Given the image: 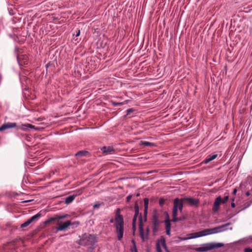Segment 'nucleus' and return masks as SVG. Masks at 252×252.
Masks as SVG:
<instances>
[{
    "label": "nucleus",
    "mask_w": 252,
    "mask_h": 252,
    "mask_svg": "<svg viewBox=\"0 0 252 252\" xmlns=\"http://www.w3.org/2000/svg\"><path fill=\"white\" fill-rule=\"evenodd\" d=\"M152 223H153V231L155 233L157 232L158 226L159 225V220H158V219L155 215L153 216V221H152Z\"/></svg>",
    "instance_id": "obj_14"
},
{
    "label": "nucleus",
    "mask_w": 252,
    "mask_h": 252,
    "mask_svg": "<svg viewBox=\"0 0 252 252\" xmlns=\"http://www.w3.org/2000/svg\"><path fill=\"white\" fill-rule=\"evenodd\" d=\"M249 194H250L249 191L246 192V195L248 196H249Z\"/></svg>",
    "instance_id": "obj_41"
},
{
    "label": "nucleus",
    "mask_w": 252,
    "mask_h": 252,
    "mask_svg": "<svg viewBox=\"0 0 252 252\" xmlns=\"http://www.w3.org/2000/svg\"><path fill=\"white\" fill-rule=\"evenodd\" d=\"M112 105H113V106L121 105H122V102H112Z\"/></svg>",
    "instance_id": "obj_33"
},
{
    "label": "nucleus",
    "mask_w": 252,
    "mask_h": 252,
    "mask_svg": "<svg viewBox=\"0 0 252 252\" xmlns=\"http://www.w3.org/2000/svg\"><path fill=\"white\" fill-rule=\"evenodd\" d=\"M217 157V154H214L212 155H209L206 157V158L203 160L204 164H208L211 161L215 159Z\"/></svg>",
    "instance_id": "obj_19"
},
{
    "label": "nucleus",
    "mask_w": 252,
    "mask_h": 252,
    "mask_svg": "<svg viewBox=\"0 0 252 252\" xmlns=\"http://www.w3.org/2000/svg\"><path fill=\"white\" fill-rule=\"evenodd\" d=\"M165 228H166V234L169 236L170 235V222L168 219L165 220Z\"/></svg>",
    "instance_id": "obj_20"
},
{
    "label": "nucleus",
    "mask_w": 252,
    "mask_h": 252,
    "mask_svg": "<svg viewBox=\"0 0 252 252\" xmlns=\"http://www.w3.org/2000/svg\"><path fill=\"white\" fill-rule=\"evenodd\" d=\"M182 205H183V203H181V202L179 201V198H175V199L173 200L172 213H178V210H179V212L182 213Z\"/></svg>",
    "instance_id": "obj_9"
},
{
    "label": "nucleus",
    "mask_w": 252,
    "mask_h": 252,
    "mask_svg": "<svg viewBox=\"0 0 252 252\" xmlns=\"http://www.w3.org/2000/svg\"><path fill=\"white\" fill-rule=\"evenodd\" d=\"M103 153L106 154H111L114 151V149L111 146H103L100 148Z\"/></svg>",
    "instance_id": "obj_17"
},
{
    "label": "nucleus",
    "mask_w": 252,
    "mask_h": 252,
    "mask_svg": "<svg viewBox=\"0 0 252 252\" xmlns=\"http://www.w3.org/2000/svg\"><path fill=\"white\" fill-rule=\"evenodd\" d=\"M164 203V200H163V199H160V200H159V205H160V206H162L163 205Z\"/></svg>",
    "instance_id": "obj_34"
},
{
    "label": "nucleus",
    "mask_w": 252,
    "mask_h": 252,
    "mask_svg": "<svg viewBox=\"0 0 252 252\" xmlns=\"http://www.w3.org/2000/svg\"><path fill=\"white\" fill-rule=\"evenodd\" d=\"M228 200V196L227 195V196L224 197V198H223V199H221V202H222V204H224Z\"/></svg>",
    "instance_id": "obj_29"
},
{
    "label": "nucleus",
    "mask_w": 252,
    "mask_h": 252,
    "mask_svg": "<svg viewBox=\"0 0 252 252\" xmlns=\"http://www.w3.org/2000/svg\"><path fill=\"white\" fill-rule=\"evenodd\" d=\"M236 192H237V189H233V191H232V194L235 195L236 194Z\"/></svg>",
    "instance_id": "obj_40"
},
{
    "label": "nucleus",
    "mask_w": 252,
    "mask_h": 252,
    "mask_svg": "<svg viewBox=\"0 0 252 252\" xmlns=\"http://www.w3.org/2000/svg\"><path fill=\"white\" fill-rule=\"evenodd\" d=\"M196 233L200 234L201 236H207V235L214 234L217 233H216L211 230L205 229H203V230L200 231L199 232H197Z\"/></svg>",
    "instance_id": "obj_18"
},
{
    "label": "nucleus",
    "mask_w": 252,
    "mask_h": 252,
    "mask_svg": "<svg viewBox=\"0 0 252 252\" xmlns=\"http://www.w3.org/2000/svg\"><path fill=\"white\" fill-rule=\"evenodd\" d=\"M144 202V221H146V216L147 215V210L148 209V204H149V200L148 198H145L143 199Z\"/></svg>",
    "instance_id": "obj_21"
},
{
    "label": "nucleus",
    "mask_w": 252,
    "mask_h": 252,
    "mask_svg": "<svg viewBox=\"0 0 252 252\" xmlns=\"http://www.w3.org/2000/svg\"><path fill=\"white\" fill-rule=\"evenodd\" d=\"M221 197L220 196L217 197L216 199H215V202H214V205H213V212H216L218 211L219 210V206L221 204Z\"/></svg>",
    "instance_id": "obj_11"
},
{
    "label": "nucleus",
    "mask_w": 252,
    "mask_h": 252,
    "mask_svg": "<svg viewBox=\"0 0 252 252\" xmlns=\"http://www.w3.org/2000/svg\"><path fill=\"white\" fill-rule=\"evenodd\" d=\"M96 242L95 236L91 234H85L83 239L80 240V245H93Z\"/></svg>",
    "instance_id": "obj_4"
},
{
    "label": "nucleus",
    "mask_w": 252,
    "mask_h": 252,
    "mask_svg": "<svg viewBox=\"0 0 252 252\" xmlns=\"http://www.w3.org/2000/svg\"><path fill=\"white\" fill-rule=\"evenodd\" d=\"M188 236H189V237L187 238H188L189 239H194L199 237H202L205 235H200V234H198L197 233H193L189 234H188Z\"/></svg>",
    "instance_id": "obj_22"
},
{
    "label": "nucleus",
    "mask_w": 252,
    "mask_h": 252,
    "mask_svg": "<svg viewBox=\"0 0 252 252\" xmlns=\"http://www.w3.org/2000/svg\"><path fill=\"white\" fill-rule=\"evenodd\" d=\"M230 207H231V208H234L235 207V203L234 202L230 203Z\"/></svg>",
    "instance_id": "obj_38"
},
{
    "label": "nucleus",
    "mask_w": 252,
    "mask_h": 252,
    "mask_svg": "<svg viewBox=\"0 0 252 252\" xmlns=\"http://www.w3.org/2000/svg\"><path fill=\"white\" fill-rule=\"evenodd\" d=\"M179 201H180L182 204H187L190 206H197L198 204V200L191 197L179 198Z\"/></svg>",
    "instance_id": "obj_6"
},
{
    "label": "nucleus",
    "mask_w": 252,
    "mask_h": 252,
    "mask_svg": "<svg viewBox=\"0 0 252 252\" xmlns=\"http://www.w3.org/2000/svg\"><path fill=\"white\" fill-rule=\"evenodd\" d=\"M244 252H252V249L250 248H247L244 249Z\"/></svg>",
    "instance_id": "obj_32"
},
{
    "label": "nucleus",
    "mask_w": 252,
    "mask_h": 252,
    "mask_svg": "<svg viewBox=\"0 0 252 252\" xmlns=\"http://www.w3.org/2000/svg\"><path fill=\"white\" fill-rule=\"evenodd\" d=\"M223 247L221 243H208L202 245L201 247L196 248L198 252H206L214 249H219Z\"/></svg>",
    "instance_id": "obj_3"
},
{
    "label": "nucleus",
    "mask_w": 252,
    "mask_h": 252,
    "mask_svg": "<svg viewBox=\"0 0 252 252\" xmlns=\"http://www.w3.org/2000/svg\"><path fill=\"white\" fill-rule=\"evenodd\" d=\"M130 199H131V195L127 196V197H126V200H127V201H130Z\"/></svg>",
    "instance_id": "obj_39"
},
{
    "label": "nucleus",
    "mask_w": 252,
    "mask_h": 252,
    "mask_svg": "<svg viewBox=\"0 0 252 252\" xmlns=\"http://www.w3.org/2000/svg\"><path fill=\"white\" fill-rule=\"evenodd\" d=\"M53 221H48V220H45V221H44V223L46 224H47L49 223H51Z\"/></svg>",
    "instance_id": "obj_37"
},
{
    "label": "nucleus",
    "mask_w": 252,
    "mask_h": 252,
    "mask_svg": "<svg viewBox=\"0 0 252 252\" xmlns=\"http://www.w3.org/2000/svg\"><path fill=\"white\" fill-rule=\"evenodd\" d=\"M230 200H231V202H234V198H231Z\"/></svg>",
    "instance_id": "obj_43"
},
{
    "label": "nucleus",
    "mask_w": 252,
    "mask_h": 252,
    "mask_svg": "<svg viewBox=\"0 0 252 252\" xmlns=\"http://www.w3.org/2000/svg\"><path fill=\"white\" fill-rule=\"evenodd\" d=\"M79 34H80V31H79V30L77 31V32H76V37L79 36Z\"/></svg>",
    "instance_id": "obj_36"
},
{
    "label": "nucleus",
    "mask_w": 252,
    "mask_h": 252,
    "mask_svg": "<svg viewBox=\"0 0 252 252\" xmlns=\"http://www.w3.org/2000/svg\"><path fill=\"white\" fill-rule=\"evenodd\" d=\"M159 243L160 241L157 243V252H162L161 248H160V245L159 244Z\"/></svg>",
    "instance_id": "obj_28"
},
{
    "label": "nucleus",
    "mask_w": 252,
    "mask_h": 252,
    "mask_svg": "<svg viewBox=\"0 0 252 252\" xmlns=\"http://www.w3.org/2000/svg\"><path fill=\"white\" fill-rule=\"evenodd\" d=\"M74 197H75V195H70L66 197L65 198V200H64V202L65 204H69L72 202V201L74 199Z\"/></svg>",
    "instance_id": "obj_24"
},
{
    "label": "nucleus",
    "mask_w": 252,
    "mask_h": 252,
    "mask_svg": "<svg viewBox=\"0 0 252 252\" xmlns=\"http://www.w3.org/2000/svg\"><path fill=\"white\" fill-rule=\"evenodd\" d=\"M230 224L229 222L225 223L224 224H222L221 225H220L219 226H217L216 227H214L213 228H209L207 229L209 230H212V231H213L214 232L219 233L222 232H224L227 230H232V227L228 228L227 227L228 226H229Z\"/></svg>",
    "instance_id": "obj_7"
},
{
    "label": "nucleus",
    "mask_w": 252,
    "mask_h": 252,
    "mask_svg": "<svg viewBox=\"0 0 252 252\" xmlns=\"http://www.w3.org/2000/svg\"><path fill=\"white\" fill-rule=\"evenodd\" d=\"M12 128H16L17 130H21L24 131H26L29 128L33 129L34 126L30 124H25L17 126L15 123H6L0 126V132Z\"/></svg>",
    "instance_id": "obj_2"
},
{
    "label": "nucleus",
    "mask_w": 252,
    "mask_h": 252,
    "mask_svg": "<svg viewBox=\"0 0 252 252\" xmlns=\"http://www.w3.org/2000/svg\"><path fill=\"white\" fill-rule=\"evenodd\" d=\"M74 223H76V224L78 225V222H72L70 220H66L63 222H58V223H57V224H58V226L56 227V231H63L65 229H67L69 226Z\"/></svg>",
    "instance_id": "obj_5"
},
{
    "label": "nucleus",
    "mask_w": 252,
    "mask_h": 252,
    "mask_svg": "<svg viewBox=\"0 0 252 252\" xmlns=\"http://www.w3.org/2000/svg\"><path fill=\"white\" fill-rule=\"evenodd\" d=\"M134 111V109H132V108H130V109H128L127 110H126V115H129L131 113L133 112Z\"/></svg>",
    "instance_id": "obj_30"
},
{
    "label": "nucleus",
    "mask_w": 252,
    "mask_h": 252,
    "mask_svg": "<svg viewBox=\"0 0 252 252\" xmlns=\"http://www.w3.org/2000/svg\"><path fill=\"white\" fill-rule=\"evenodd\" d=\"M171 216H172V220H171V221L174 222L181 221L186 219V217L184 216H182L180 218L177 217V212H172V215Z\"/></svg>",
    "instance_id": "obj_16"
},
{
    "label": "nucleus",
    "mask_w": 252,
    "mask_h": 252,
    "mask_svg": "<svg viewBox=\"0 0 252 252\" xmlns=\"http://www.w3.org/2000/svg\"><path fill=\"white\" fill-rule=\"evenodd\" d=\"M139 210L138 209V206L137 204L134 206V217H133V220H132V227H133V229L134 230V227H135V222L136 221V218L138 216V212Z\"/></svg>",
    "instance_id": "obj_12"
},
{
    "label": "nucleus",
    "mask_w": 252,
    "mask_h": 252,
    "mask_svg": "<svg viewBox=\"0 0 252 252\" xmlns=\"http://www.w3.org/2000/svg\"><path fill=\"white\" fill-rule=\"evenodd\" d=\"M40 217H41V214L40 213H38L34 215V216L28 219L27 220L25 221V222L22 223V224H21V228H24L29 226V225L32 223L33 221L37 220L39 218H40Z\"/></svg>",
    "instance_id": "obj_10"
},
{
    "label": "nucleus",
    "mask_w": 252,
    "mask_h": 252,
    "mask_svg": "<svg viewBox=\"0 0 252 252\" xmlns=\"http://www.w3.org/2000/svg\"><path fill=\"white\" fill-rule=\"evenodd\" d=\"M139 231H140V237L142 238V241H144V230H143L142 217L141 215L139 216Z\"/></svg>",
    "instance_id": "obj_15"
},
{
    "label": "nucleus",
    "mask_w": 252,
    "mask_h": 252,
    "mask_svg": "<svg viewBox=\"0 0 252 252\" xmlns=\"http://www.w3.org/2000/svg\"><path fill=\"white\" fill-rule=\"evenodd\" d=\"M17 61L21 66H25L29 63V58L26 54L19 55L17 56Z\"/></svg>",
    "instance_id": "obj_8"
},
{
    "label": "nucleus",
    "mask_w": 252,
    "mask_h": 252,
    "mask_svg": "<svg viewBox=\"0 0 252 252\" xmlns=\"http://www.w3.org/2000/svg\"><path fill=\"white\" fill-rule=\"evenodd\" d=\"M142 145L144 146H152L154 144L152 143H150L149 141H143L142 142Z\"/></svg>",
    "instance_id": "obj_26"
},
{
    "label": "nucleus",
    "mask_w": 252,
    "mask_h": 252,
    "mask_svg": "<svg viewBox=\"0 0 252 252\" xmlns=\"http://www.w3.org/2000/svg\"><path fill=\"white\" fill-rule=\"evenodd\" d=\"M68 216V215L64 214L63 215H55L54 217H51L47 220H46L48 221H57V222H61L59 220L63 219H64L66 218Z\"/></svg>",
    "instance_id": "obj_13"
},
{
    "label": "nucleus",
    "mask_w": 252,
    "mask_h": 252,
    "mask_svg": "<svg viewBox=\"0 0 252 252\" xmlns=\"http://www.w3.org/2000/svg\"><path fill=\"white\" fill-rule=\"evenodd\" d=\"M251 191H252V188H251Z\"/></svg>",
    "instance_id": "obj_45"
},
{
    "label": "nucleus",
    "mask_w": 252,
    "mask_h": 252,
    "mask_svg": "<svg viewBox=\"0 0 252 252\" xmlns=\"http://www.w3.org/2000/svg\"><path fill=\"white\" fill-rule=\"evenodd\" d=\"M178 239H179V241H186V240H188L191 239V238H188V237H178Z\"/></svg>",
    "instance_id": "obj_31"
},
{
    "label": "nucleus",
    "mask_w": 252,
    "mask_h": 252,
    "mask_svg": "<svg viewBox=\"0 0 252 252\" xmlns=\"http://www.w3.org/2000/svg\"><path fill=\"white\" fill-rule=\"evenodd\" d=\"M87 154H88V152H87L86 151H80L78 152V153H76V154H75V157H76V158H78L85 156Z\"/></svg>",
    "instance_id": "obj_23"
},
{
    "label": "nucleus",
    "mask_w": 252,
    "mask_h": 252,
    "mask_svg": "<svg viewBox=\"0 0 252 252\" xmlns=\"http://www.w3.org/2000/svg\"><path fill=\"white\" fill-rule=\"evenodd\" d=\"M132 243H133V245H134V241H133V240H132ZM134 248H135V246H134Z\"/></svg>",
    "instance_id": "obj_42"
},
{
    "label": "nucleus",
    "mask_w": 252,
    "mask_h": 252,
    "mask_svg": "<svg viewBox=\"0 0 252 252\" xmlns=\"http://www.w3.org/2000/svg\"><path fill=\"white\" fill-rule=\"evenodd\" d=\"M139 195V194H137V195H136V196H138Z\"/></svg>",
    "instance_id": "obj_44"
},
{
    "label": "nucleus",
    "mask_w": 252,
    "mask_h": 252,
    "mask_svg": "<svg viewBox=\"0 0 252 252\" xmlns=\"http://www.w3.org/2000/svg\"><path fill=\"white\" fill-rule=\"evenodd\" d=\"M114 222V227H115V233L117 236L118 241H122L123 237V218L122 215L117 213L115 215L114 220L112 219L110 220V222Z\"/></svg>",
    "instance_id": "obj_1"
},
{
    "label": "nucleus",
    "mask_w": 252,
    "mask_h": 252,
    "mask_svg": "<svg viewBox=\"0 0 252 252\" xmlns=\"http://www.w3.org/2000/svg\"><path fill=\"white\" fill-rule=\"evenodd\" d=\"M160 244H161L162 247L164 248V250L166 251V252H169L167 249V247H166V245H165V241L162 237H161V238H160Z\"/></svg>",
    "instance_id": "obj_25"
},
{
    "label": "nucleus",
    "mask_w": 252,
    "mask_h": 252,
    "mask_svg": "<svg viewBox=\"0 0 252 252\" xmlns=\"http://www.w3.org/2000/svg\"><path fill=\"white\" fill-rule=\"evenodd\" d=\"M251 204H252V201L248 202L246 203H245V207H243V208L241 209V211H243L245 209L249 207V206L251 205Z\"/></svg>",
    "instance_id": "obj_27"
},
{
    "label": "nucleus",
    "mask_w": 252,
    "mask_h": 252,
    "mask_svg": "<svg viewBox=\"0 0 252 252\" xmlns=\"http://www.w3.org/2000/svg\"><path fill=\"white\" fill-rule=\"evenodd\" d=\"M94 209L98 208L99 207H100V204H96L94 205Z\"/></svg>",
    "instance_id": "obj_35"
}]
</instances>
